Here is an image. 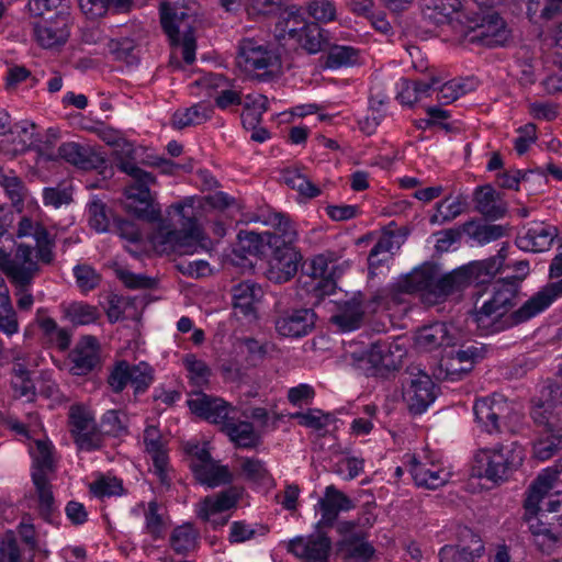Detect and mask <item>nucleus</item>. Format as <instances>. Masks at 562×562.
<instances>
[{"mask_svg":"<svg viewBox=\"0 0 562 562\" xmlns=\"http://www.w3.org/2000/svg\"><path fill=\"white\" fill-rule=\"evenodd\" d=\"M276 218L283 236L280 235V245L271 249L272 257L265 276L269 281H290L297 273L303 256L293 245L296 232L289 218L283 214H277Z\"/></svg>","mask_w":562,"mask_h":562,"instance_id":"nucleus-6","label":"nucleus"},{"mask_svg":"<svg viewBox=\"0 0 562 562\" xmlns=\"http://www.w3.org/2000/svg\"><path fill=\"white\" fill-rule=\"evenodd\" d=\"M302 48L311 54L319 52L323 47V36L321 27L315 23H306L302 33L295 40Z\"/></svg>","mask_w":562,"mask_h":562,"instance_id":"nucleus-54","label":"nucleus"},{"mask_svg":"<svg viewBox=\"0 0 562 562\" xmlns=\"http://www.w3.org/2000/svg\"><path fill=\"white\" fill-rule=\"evenodd\" d=\"M404 458L415 484L419 487L436 490L450 479V472L442 467L439 459L427 451L418 456L406 454Z\"/></svg>","mask_w":562,"mask_h":562,"instance_id":"nucleus-12","label":"nucleus"},{"mask_svg":"<svg viewBox=\"0 0 562 562\" xmlns=\"http://www.w3.org/2000/svg\"><path fill=\"white\" fill-rule=\"evenodd\" d=\"M290 418L296 419L301 426L314 430L324 429L330 422V415L323 413L317 408H310L306 412H296L290 415Z\"/></svg>","mask_w":562,"mask_h":562,"instance_id":"nucleus-55","label":"nucleus"},{"mask_svg":"<svg viewBox=\"0 0 562 562\" xmlns=\"http://www.w3.org/2000/svg\"><path fill=\"white\" fill-rule=\"evenodd\" d=\"M436 79L427 81L402 79L398 85L397 99L402 104L414 105L415 103L434 94Z\"/></svg>","mask_w":562,"mask_h":562,"instance_id":"nucleus-34","label":"nucleus"},{"mask_svg":"<svg viewBox=\"0 0 562 562\" xmlns=\"http://www.w3.org/2000/svg\"><path fill=\"white\" fill-rule=\"evenodd\" d=\"M183 364L192 385L201 389L209 384L211 369L203 360L195 358L193 355H188L183 359Z\"/></svg>","mask_w":562,"mask_h":562,"instance_id":"nucleus-49","label":"nucleus"},{"mask_svg":"<svg viewBox=\"0 0 562 562\" xmlns=\"http://www.w3.org/2000/svg\"><path fill=\"white\" fill-rule=\"evenodd\" d=\"M278 245H280V235L276 233L241 231L238 234L239 249L249 255L263 256Z\"/></svg>","mask_w":562,"mask_h":562,"instance_id":"nucleus-28","label":"nucleus"},{"mask_svg":"<svg viewBox=\"0 0 562 562\" xmlns=\"http://www.w3.org/2000/svg\"><path fill=\"white\" fill-rule=\"evenodd\" d=\"M32 480L38 497L40 513L45 519H49L55 509V501L48 479L40 474H32Z\"/></svg>","mask_w":562,"mask_h":562,"instance_id":"nucleus-47","label":"nucleus"},{"mask_svg":"<svg viewBox=\"0 0 562 562\" xmlns=\"http://www.w3.org/2000/svg\"><path fill=\"white\" fill-rule=\"evenodd\" d=\"M562 296V283H547L524 305L514 312L515 323L526 322L546 311L555 300Z\"/></svg>","mask_w":562,"mask_h":562,"instance_id":"nucleus-22","label":"nucleus"},{"mask_svg":"<svg viewBox=\"0 0 562 562\" xmlns=\"http://www.w3.org/2000/svg\"><path fill=\"white\" fill-rule=\"evenodd\" d=\"M524 458V449L517 442L482 448L473 457L472 474L494 483L503 482L522 464Z\"/></svg>","mask_w":562,"mask_h":562,"instance_id":"nucleus-4","label":"nucleus"},{"mask_svg":"<svg viewBox=\"0 0 562 562\" xmlns=\"http://www.w3.org/2000/svg\"><path fill=\"white\" fill-rule=\"evenodd\" d=\"M100 361L98 340L92 336L83 337L71 353V372L85 375L92 371Z\"/></svg>","mask_w":562,"mask_h":562,"instance_id":"nucleus-26","label":"nucleus"},{"mask_svg":"<svg viewBox=\"0 0 562 562\" xmlns=\"http://www.w3.org/2000/svg\"><path fill=\"white\" fill-rule=\"evenodd\" d=\"M70 16L57 12L50 18H41L33 22V37L43 48H54L64 45L70 34Z\"/></svg>","mask_w":562,"mask_h":562,"instance_id":"nucleus-15","label":"nucleus"},{"mask_svg":"<svg viewBox=\"0 0 562 562\" xmlns=\"http://www.w3.org/2000/svg\"><path fill=\"white\" fill-rule=\"evenodd\" d=\"M127 422L128 418L125 413L111 409L103 415L102 427L106 434L120 437L127 434Z\"/></svg>","mask_w":562,"mask_h":562,"instance_id":"nucleus-58","label":"nucleus"},{"mask_svg":"<svg viewBox=\"0 0 562 562\" xmlns=\"http://www.w3.org/2000/svg\"><path fill=\"white\" fill-rule=\"evenodd\" d=\"M243 472L247 475L248 479L259 482L262 484H268L272 482V477L266 468L265 463L257 459H245L241 463Z\"/></svg>","mask_w":562,"mask_h":562,"instance_id":"nucleus-63","label":"nucleus"},{"mask_svg":"<svg viewBox=\"0 0 562 562\" xmlns=\"http://www.w3.org/2000/svg\"><path fill=\"white\" fill-rule=\"evenodd\" d=\"M456 283H404V291L413 293L426 305L443 302L453 291Z\"/></svg>","mask_w":562,"mask_h":562,"instance_id":"nucleus-31","label":"nucleus"},{"mask_svg":"<svg viewBox=\"0 0 562 562\" xmlns=\"http://www.w3.org/2000/svg\"><path fill=\"white\" fill-rule=\"evenodd\" d=\"M90 492L99 498L111 497L121 495L123 486L116 477L102 476L90 484Z\"/></svg>","mask_w":562,"mask_h":562,"instance_id":"nucleus-60","label":"nucleus"},{"mask_svg":"<svg viewBox=\"0 0 562 562\" xmlns=\"http://www.w3.org/2000/svg\"><path fill=\"white\" fill-rule=\"evenodd\" d=\"M243 490L232 486L213 496H206L196 506V515L204 521L212 522L214 526H223L226 519L217 520L214 517L223 512L235 507L241 496Z\"/></svg>","mask_w":562,"mask_h":562,"instance_id":"nucleus-19","label":"nucleus"},{"mask_svg":"<svg viewBox=\"0 0 562 562\" xmlns=\"http://www.w3.org/2000/svg\"><path fill=\"white\" fill-rule=\"evenodd\" d=\"M315 322L316 314L312 308H294L277 318L276 329L281 336L300 338L313 330Z\"/></svg>","mask_w":562,"mask_h":562,"instance_id":"nucleus-21","label":"nucleus"},{"mask_svg":"<svg viewBox=\"0 0 562 562\" xmlns=\"http://www.w3.org/2000/svg\"><path fill=\"white\" fill-rule=\"evenodd\" d=\"M188 406L194 415L220 426L235 412V408L224 400L203 392H193L188 400Z\"/></svg>","mask_w":562,"mask_h":562,"instance_id":"nucleus-20","label":"nucleus"},{"mask_svg":"<svg viewBox=\"0 0 562 562\" xmlns=\"http://www.w3.org/2000/svg\"><path fill=\"white\" fill-rule=\"evenodd\" d=\"M195 479L203 485L216 487L232 482L233 475L228 468L212 460L192 471Z\"/></svg>","mask_w":562,"mask_h":562,"instance_id":"nucleus-40","label":"nucleus"},{"mask_svg":"<svg viewBox=\"0 0 562 562\" xmlns=\"http://www.w3.org/2000/svg\"><path fill=\"white\" fill-rule=\"evenodd\" d=\"M244 106L241 114L244 124H255L260 122L261 115L268 110V99L263 94L251 93L246 95Z\"/></svg>","mask_w":562,"mask_h":562,"instance_id":"nucleus-51","label":"nucleus"},{"mask_svg":"<svg viewBox=\"0 0 562 562\" xmlns=\"http://www.w3.org/2000/svg\"><path fill=\"white\" fill-rule=\"evenodd\" d=\"M212 110L204 103H196L190 108L178 110L172 115V125L176 128H184L199 125L211 117Z\"/></svg>","mask_w":562,"mask_h":562,"instance_id":"nucleus-44","label":"nucleus"},{"mask_svg":"<svg viewBox=\"0 0 562 562\" xmlns=\"http://www.w3.org/2000/svg\"><path fill=\"white\" fill-rule=\"evenodd\" d=\"M232 340L234 355L245 358L246 362L250 366H256L267 353L265 345L252 337H237L233 335Z\"/></svg>","mask_w":562,"mask_h":562,"instance_id":"nucleus-41","label":"nucleus"},{"mask_svg":"<svg viewBox=\"0 0 562 562\" xmlns=\"http://www.w3.org/2000/svg\"><path fill=\"white\" fill-rule=\"evenodd\" d=\"M305 276L321 281H337L349 269L348 261H340L330 254H321L302 266Z\"/></svg>","mask_w":562,"mask_h":562,"instance_id":"nucleus-23","label":"nucleus"},{"mask_svg":"<svg viewBox=\"0 0 562 562\" xmlns=\"http://www.w3.org/2000/svg\"><path fill=\"white\" fill-rule=\"evenodd\" d=\"M86 212L91 228L98 233H104L109 229L110 218L106 213L105 204L100 199H91L87 204Z\"/></svg>","mask_w":562,"mask_h":562,"instance_id":"nucleus-52","label":"nucleus"},{"mask_svg":"<svg viewBox=\"0 0 562 562\" xmlns=\"http://www.w3.org/2000/svg\"><path fill=\"white\" fill-rule=\"evenodd\" d=\"M501 249L496 256L482 260H473L462 265L448 273H442L440 266L434 261H426L414 268L404 281H486L493 279L498 272L513 270L514 276L497 281H521L529 273V262L519 260L504 267L505 256Z\"/></svg>","mask_w":562,"mask_h":562,"instance_id":"nucleus-3","label":"nucleus"},{"mask_svg":"<svg viewBox=\"0 0 562 562\" xmlns=\"http://www.w3.org/2000/svg\"><path fill=\"white\" fill-rule=\"evenodd\" d=\"M465 211V203L460 196H446L437 202L434 213L429 216L431 225L450 223Z\"/></svg>","mask_w":562,"mask_h":562,"instance_id":"nucleus-39","label":"nucleus"},{"mask_svg":"<svg viewBox=\"0 0 562 562\" xmlns=\"http://www.w3.org/2000/svg\"><path fill=\"white\" fill-rule=\"evenodd\" d=\"M160 20L171 45L181 46L183 60L187 64H192L195 60L196 49L193 30L195 19L183 10H178L170 3L164 2L160 7Z\"/></svg>","mask_w":562,"mask_h":562,"instance_id":"nucleus-8","label":"nucleus"},{"mask_svg":"<svg viewBox=\"0 0 562 562\" xmlns=\"http://www.w3.org/2000/svg\"><path fill=\"white\" fill-rule=\"evenodd\" d=\"M475 422L488 434L515 431L521 415L503 395L494 394L475 401Z\"/></svg>","mask_w":562,"mask_h":562,"instance_id":"nucleus-7","label":"nucleus"},{"mask_svg":"<svg viewBox=\"0 0 562 562\" xmlns=\"http://www.w3.org/2000/svg\"><path fill=\"white\" fill-rule=\"evenodd\" d=\"M529 529L535 537V543L544 552H549L558 542V533L552 528V524L544 521L547 516H541L538 510L527 513Z\"/></svg>","mask_w":562,"mask_h":562,"instance_id":"nucleus-30","label":"nucleus"},{"mask_svg":"<svg viewBox=\"0 0 562 562\" xmlns=\"http://www.w3.org/2000/svg\"><path fill=\"white\" fill-rule=\"evenodd\" d=\"M557 473L558 471L548 468L537 476L525 501V509L527 513L538 510L541 513V516H547L548 513L552 514L560 510L562 493L549 494L557 481Z\"/></svg>","mask_w":562,"mask_h":562,"instance_id":"nucleus-11","label":"nucleus"},{"mask_svg":"<svg viewBox=\"0 0 562 562\" xmlns=\"http://www.w3.org/2000/svg\"><path fill=\"white\" fill-rule=\"evenodd\" d=\"M355 508L353 501L335 485L325 487L324 495L318 499L315 509L319 512L321 518L316 522V529L335 527L339 521L341 512H349Z\"/></svg>","mask_w":562,"mask_h":562,"instance_id":"nucleus-16","label":"nucleus"},{"mask_svg":"<svg viewBox=\"0 0 562 562\" xmlns=\"http://www.w3.org/2000/svg\"><path fill=\"white\" fill-rule=\"evenodd\" d=\"M57 153L61 159L83 170L97 169L104 164L103 157L92 147L76 142L63 143Z\"/></svg>","mask_w":562,"mask_h":562,"instance_id":"nucleus-25","label":"nucleus"},{"mask_svg":"<svg viewBox=\"0 0 562 562\" xmlns=\"http://www.w3.org/2000/svg\"><path fill=\"white\" fill-rule=\"evenodd\" d=\"M502 315L503 312H497L488 303L484 302L482 307L471 315V321L483 334H488L493 331L494 321Z\"/></svg>","mask_w":562,"mask_h":562,"instance_id":"nucleus-61","label":"nucleus"},{"mask_svg":"<svg viewBox=\"0 0 562 562\" xmlns=\"http://www.w3.org/2000/svg\"><path fill=\"white\" fill-rule=\"evenodd\" d=\"M474 202L476 211L490 220L502 218L507 211V204L502 193L492 186H483L476 189Z\"/></svg>","mask_w":562,"mask_h":562,"instance_id":"nucleus-27","label":"nucleus"},{"mask_svg":"<svg viewBox=\"0 0 562 562\" xmlns=\"http://www.w3.org/2000/svg\"><path fill=\"white\" fill-rule=\"evenodd\" d=\"M98 310L82 302H74L67 307V316L76 325H88L98 318Z\"/></svg>","mask_w":562,"mask_h":562,"instance_id":"nucleus-59","label":"nucleus"},{"mask_svg":"<svg viewBox=\"0 0 562 562\" xmlns=\"http://www.w3.org/2000/svg\"><path fill=\"white\" fill-rule=\"evenodd\" d=\"M437 85L438 82L435 85L434 93H436L437 100L445 104L456 101L474 89L472 80L462 78L452 79L440 87H437Z\"/></svg>","mask_w":562,"mask_h":562,"instance_id":"nucleus-45","label":"nucleus"},{"mask_svg":"<svg viewBox=\"0 0 562 562\" xmlns=\"http://www.w3.org/2000/svg\"><path fill=\"white\" fill-rule=\"evenodd\" d=\"M452 338L449 336L448 325L445 323H435L419 329L415 337L417 347L425 351H430L437 347L450 345Z\"/></svg>","mask_w":562,"mask_h":562,"instance_id":"nucleus-35","label":"nucleus"},{"mask_svg":"<svg viewBox=\"0 0 562 562\" xmlns=\"http://www.w3.org/2000/svg\"><path fill=\"white\" fill-rule=\"evenodd\" d=\"M116 165L133 180L124 189L126 212L139 220L158 223L156 231L149 236V244L157 254L190 255L203 246L204 233L198 221L187 211L192 207L191 204L179 202L171 205L182 220V228H173L161 218V206L149 190L156 178L131 160L120 159Z\"/></svg>","mask_w":562,"mask_h":562,"instance_id":"nucleus-1","label":"nucleus"},{"mask_svg":"<svg viewBox=\"0 0 562 562\" xmlns=\"http://www.w3.org/2000/svg\"><path fill=\"white\" fill-rule=\"evenodd\" d=\"M403 397L413 414L424 413L436 400V386L431 378L417 367L406 371Z\"/></svg>","mask_w":562,"mask_h":562,"instance_id":"nucleus-13","label":"nucleus"},{"mask_svg":"<svg viewBox=\"0 0 562 562\" xmlns=\"http://www.w3.org/2000/svg\"><path fill=\"white\" fill-rule=\"evenodd\" d=\"M221 429L238 447L251 448L258 442V436L249 422H236L233 416L228 415L221 425Z\"/></svg>","mask_w":562,"mask_h":562,"instance_id":"nucleus-32","label":"nucleus"},{"mask_svg":"<svg viewBox=\"0 0 562 562\" xmlns=\"http://www.w3.org/2000/svg\"><path fill=\"white\" fill-rule=\"evenodd\" d=\"M297 294L306 304L316 306L326 299L336 306L330 321L342 331L358 329L368 313L380 304H387V297L360 290H347L337 283H300Z\"/></svg>","mask_w":562,"mask_h":562,"instance_id":"nucleus-2","label":"nucleus"},{"mask_svg":"<svg viewBox=\"0 0 562 562\" xmlns=\"http://www.w3.org/2000/svg\"><path fill=\"white\" fill-rule=\"evenodd\" d=\"M199 531L191 524L176 527L169 538L171 549L178 554H188L198 547Z\"/></svg>","mask_w":562,"mask_h":562,"instance_id":"nucleus-42","label":"nucleus"},{"mask_svg":"<svg viewBox=\"0 0 562 562\" xmlns=\"http://www.w3.org/2000/svg\"><path fill=\"white\" fill-rule=\"evenodd\" d=\"M19 330V319L11 303L9 289L5 283H0V331L10 337Z\"/></svg>","mask_w":562,"mask_h":562,"instance_id":"nucleus-43","label":"nucleus"},{"mask_svg":"<svg viewBox=\"0 0 562 562\" xmlns=\"http://www.w3.org/2000/svg\"><path fill=\"white\" fill-rule=\"evenodd\" d=\"M283 180L288 187L299 192L305 199H313L322 193L318 186L310 181L299 169H288L283 173Z\"/></svg>","mask_w":562,"mask_h":562,"instance_id":"nucleus-46","label":"nucleus"},{"mask_svg":"<svg viewBox=\"0 0 562 562\" xmlns=\"http://www.w3.org/2000/svg\"><path fill=\"white\" fill-rule=\"evenodd\" d=\"M401 247L398 236L391 231H384L378 238L370 251L393 258L396 250Z\"/></svg>","mask_w":562,"mask_h":562,"instance_id":"nucleus-64","label":"nucleus"},{"mask_svg":"<svg viewBox=\"0 0 562 562\" xmlns=\"http://www.w3.org/2000/svg\"><path fill=\"white\" fill-rule=\"evenodd\" d=\"M543 429L541 437L533 443V457L540 461L552 458L562 449V424Z\"/></svg>","mask_w":562,"mask_h":562,"instance_id":"nucleus-37","label":"nucleus"},{"mask_svg":"<svg viewBox=\"0 0 562 562\" xmlns=\"http://www.w3.org/2000/svg\"><path fill=\"white\" fill-rule=\"evenodd\" d=\"M286 548L303 562H329L331 540L323 529L315 528V531L306 537L291 539Z\"/></svg>","mask_w":562,"mask_h":562,"instance_id":"nucleus-14","label":"nucleus"},{"mask_svg":"<svg viewBox=\"0 0 562 562\" xmlns=\"http://www.w3.org/2000/svg\"><path fill=\"white\" fill-rule=\"evenodd\" d=\"M146 303L147 301L145 299H138L137 296L128 299L113 294L109 297V307L106 310V314L111 322H117L124 317V310L128 304L137 306L139 304Z\"/></svg>","mask_w":562,"mask_h":562,"instance_id":"nucleus-62","label":"nucleus"},{"mask_svg":"<svg viewBox=\"0 0 562 562\" xmlns=\"http://www.w3.org/2000/svg\"><path fill=\"white\" fill-rule=\"evenodd\" d=\"M558 235L559 231L554 225L533 221L522 227L516 244L521 250L542 252L551 248Z\"/></svg>","mask_w":562,"mask_h":562,"instance_id":"nucleus-18","label":"nucleus"},{"mask_svg":"<svg viewBox=\"0 0 562 562\" xmlns=\"http://www.w3.org/2000/svg\"><path fill=\"white\" fill-rule=\"evenodd\" d=\"M359 52L351 47L345 45H335L330 47L327 58L326 66L328 68H340L352 66L358 63Z\"/></svg>","mask_w":562,"mask_h":562,"instance_id":"nucleus-50","label":"nucleus"},{"mask_svg":"<svg viewBox=\"0 0 562 562\" xmlns=\"http://www.w3.org/2000/svg\"><path fill=\"white\" fill-rule=\"evenodd\" d=\"M305 20L295 7L286 8L280 12L279 21L276 24V37L281 40H293L304 30Z\"/></svg>","mask_w":562,"mask_h":562,"instance_id":"nucleus-36","label":"nucleus"},{"mask_svg":"<svg viewBox=\"0 0 562 562\" xmlns=\"http://www.w3.org/2000/svg\"><path fill=\"white\" fill-rule=\"evenodd\" d=\"M368 361L375 368H391L395 366L392 359L391 345L386 341L373 342L367 351Z\"/></svg>","mask_w":562,"mask_h":562,"instance_id":"nucleus-57","label":"nucleus"},{"mask_svg":"<svg viewBox=\"0 0 562 562\" xmlns=\"http://www.w3.org/2000/svg\"><path fill=\"white\" fill-rule=\"evenodd\" d=\"M30 453L33 458V472L32 474H40L47 476L49 472L54 471L55 457L54 446L47 439H37L33 446H30Z\"/></svg>","mask_w":562,"mask_h":562,"instance_id":"nucleus-38","label":"nucleus"},{"mask_svg":"<svg viewBox=\"0 0 562 562\" xmlns=\"http://www.w3.org/2000/svg\"><path fill=\"white\" fill-rule=\"evenodd\" d=\"M454 30L462 43L486 47L505 45L510 38V31L497 13L464 15Z\"/></svg>","mask_w":562,"mask_h":562,"instance_id":"nucleus-5","label":"nucleus"},{"mask_svg":"<svg viewBox=\"0 0 562 562\" xmlns=\"http://www.w3.org/2000/svg\"><path fill=\"white\" fill-rule=\"evenodd\" d=\"M465 3L467 0H424V14L436 24L449 21L453 14L458 15L459 22L460 19L464 20V15H469L463 12Z\"/></svg>","mask_w":562,"mask_h":562,"instance_id":"nucleus-29","label":"nucleus"},{"mask_svg":"<svg viewBox=\"0 0 562 562\" xmlns=\"http://www.w3.org/2000/svg\"><path fill=\"white\" fill-rule=\"evenodd\" d=\"M237 67L246 75L263 77L280 68L279 55L267 45L254 38H244L236 56Z\"/></svg>","mask_w":562,"mask_h":562,"instance_id":"nucleus-9","label":"nucleus"},{"mask_svg":"<svg viewBox=\"0 0 562 562\" xmlns=\"http://www.w3.org/2000/svg\"><path fill=\"white\" fill-rule=\"evenodd\" d=\"M462 232L476 245L484 246L507 235V228L499 224H482L468 221L462 225Z\"/></svg>","mask_w":562,"mask_h":562,"instance_id":"nucleus-33","label":"nucleus"},{"mask_svg":"<svg viewBox=\"0 0 562 562\" xmlns=\"http://www.w3.org/2000/svg\"><path fill=\"white\" fill-rule=\"evenodd\" d=\"M263 296L260 283H237L232 288L233 308L249 322L258 318L257 304Z\"/></svg>","mask_w":562,"mask_h":562,"instance_id":"nucleus-24","label":"nucleus"},{"mask_svg":"<svg viewBox=\"0 0 562 562\" xmlns=\"http://www.w3.org/2000/svg\"><path fill=\"white\" fill-rule=\"evenodd\" d=\"M69 420L72 436L81 431L93 429V427L97 426L91 412L82 405H72L70 407Z\"/></svg>","mask_w":562,"mask_h":562,"instance_id":"nucleus-56","label":"nucleus"},{"mask_svg":"<svg viewBox=\"0 0 562 562\" xmlns=\"http://www.w3.org/2000/svg\"><path fill=\"white\" fill-rule=\"evenodd\" d=\"M0 270L12 281H30L37 271L31 247L19 245L13 256L0 249Z\"/></svg>","mask_w":562,"mask_h":562,"instance_id":"nucleus-17","label":"nucleus"},{"mask_svg":"<svg viewBox=\"0 0 562 562\" xmlns=\"http://www.w3.org/2000/svg\"><path fill=\"white\" fill-rule=\"evenodd\" d=\"M336 532L339 536L336 548L345 561L369 562L374 555L375 550L367 541L366 532L359 529L358 521L340 520L336 524Z\"/></svg>","mask_w":562,"mask_h":562,"instance_id":"nucleus-10","label":"nucleus"},{"mask_svg":"<svg viewBox=\"0 0 562 562\" xmlns=\"http://www.w3.org/2000/svg\"><path fill=\"white\" fill-rule=\"evenodd\" d=\"M130 383L135 393L145 392L154 381V370L146 362L131 366L128 363Z\"/></svg>","mask_w":562,"mask_h":562,"instance_id":"nucleus-53","label":"nucleus"},{"mask_svg":"<svg viewBox=\"0 0 562 562\" xmlns=\"http://www.w3.org/2000/svg\"><path fill=\"white\" fill-rule=\"evenodd\" d=\"M497 286L493 289V296L486 301L497 312H505L515 304L518 292V283H495Z\"/></svg>","mask_w":562,"mask_h":562,"instance_id":"nucleus-48","label":"nucleus"}]
</instances>
